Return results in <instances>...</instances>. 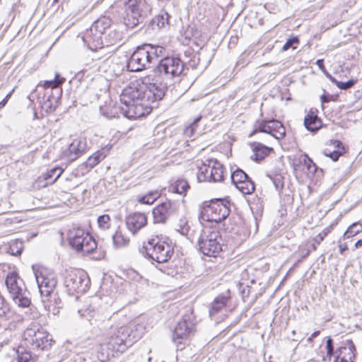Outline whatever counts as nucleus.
Masks as SVG:
<instances>
[{"label":"nucleus","instance_id":"nucleus-26","mask_svg":"<svg viewBox=\"0 0 362 362\" xmlns=\"http://www.w3.org/2000/svg\"><path fill=\"white\" fill-rule=\"evenodd\" d=\"M63 171L64 170L62 168L55 167L47 170V171L42 175V177L47 184L51 185L58 180Z\"/></svg>","mask_w":362,"mask_h":362},{"label":"nucleus","instance_id":"nucleus-8","mask_svg":"<svg viewBox=\"0 0 362 362\" xmlns=\"http://www.w3.org/2000/svg\"><path fill=\"white\" fill-rule=\"evenodd\" d=\"M69 242L73 248L83 255L92 253L97 248L94 238L81 228H74L69 231Z\"/></svg>","mask_w":362,"mask_h":362},{"label":"nucleus","instance_id":"nucleus-61","mask_svg":"<svg viewBox=\"0 0 362 362\" xmlns=\"http://www.w3.org/2000/svg\"><path fill=\"white\" fill-rule=\"evenodd\" d=\"M333 145L339 148L340 146H341V143L338 140H334L332 141Z\"/></svg>","mask_w":362,"mask_h":362},{"label":"nucleus","instance_id":"nucleus-59","mask_svg":"<svg viewBox=\"0 0 362 362\" xmlns=\"http://www.w3.org/2000/svg\"><path fill=\"white\" fill-rule=\"evenodd\" d=\"M76 175L71 173L66 178V180L72 181L73 180L76 179Z\"/></svg>","mask_w":362,"mask_h":362},{"label":"nucleus","instance_id":"nucleus-14","mask_svg":"<svg viewBox=\"0 0 362 362\" xmlns=\"http://www.w3.org/2000/svg\"><path fill=\"white\" fill-rule=\"evenodd\" d=\"M87 274L81 270H74L65 276L64 285L69 292L83 293L88 288Z\"/></svg>","mask_w":362,"mask_h":362},{"label":"nucleus","instance_id":"nucleus-51","mask_svg":"<svg viewBox=\"0 0 362 362\" xmlns=\"http://www.w3.org/2000/svg\"><path fill=\"white\" fill-rule=\"evenodd\" d=\"M14 91V88H13L11 90V91H10L6 95V97L0 102V109L4 107L6 104L7 103L8 100H9V98L11 97Z\"/></svg>","mask_w":362,"mask_h":362},{"label":"nucleus","instance_id":"nucleus-34","mask_svg":"<svg viewBox=\"0 0 362 362\" xmlns=\"http://www.w3.org/2000/svg\"><path fill=\"white\" fill-rule=\"evenodd\" d=\"M247 177L249 176L243 170L239 168L233 172L230 175L232 182L235 186H237L244 180H247Z\"/></svg>","mask_w":362,"mask_h":362},{"label":"nucleus","instance_id":"nucleus-62","mask_svg":"<svg viewBox=\"0 0 362 362\" xmlns=\"http://www.w3.org/2000/svg\"><path fill=\"white\" fill-rule=\"evenodd\" d=\"M362 245V240H358L356 243H355V247L356 248H358L359 247H361Z\"/></svg>","mask_w":362,"mask_h":362},{"label":"nucleus","instance_id":"nucleus-32","mask_svg":"<svg viewBox=\"0 0 362 362\" xmlns=\"http://www.w3.org/2000/svg\"><path fill=\"white\" fill-rule=\"evenodd\" d=\"M158 191L149 192L146 195L139 197L138 201L141 204H152L160 197Z\"/></svg>","mask_w":362,"mask_h":362},{"label":"nucleus","instance_id":"nucleus-3","mask_svg":"<svg viewBox=\"0 0 362 362\" xmlns=\"http://www.w3.org/2000/svg\"><path fill=\"white\" fill-rule=\"evenodd\" d=\"M112 20L107 16H101L95 21L90 28L82 37L85 45L91 50H95L103 46V36L110 28Z\"/></svg>","mask_w":362,"mask_h":362},{"label":"nucleus","instance_id":"nucleus-39","mask_svg":"<svg viewBox=\"0 0 362 362\" xmlns=\"http://www.w3.org/2000/svg\"><path fill=\"white\" fill-rule=\"evenodd\" d=\"M98 226L102 230H107L110 228V217L107 214H103L98 217Z\"/></svg>","mask_w":362,"mask_h":362},{"label":"nucleus","instance_id":"nucleus-2","mask_svg":"<svg viewBox=\"0 0 362 362\" xmlns=\"http://www.w3.org/2000/svg\"><path fill=\"white\" fill-rule=\"evenodd\" d=\"M5 283L10 298L16 305L21 308H28L30 305V293L16 272L8 273Z\"/></svg>","mask_w":362,"mask_h":362},{"label":"nucleus","instance_id":"nucleus-49","mask_svg":"<svg viewBox=\"0 0 362 362\" xmlns=\"http://www.w3.org/2000/svg\"><path fill=\"white\" fill-rule=\"evenodd\" d=\"M17 362H32L31 355L28 352L18 354Z\"/></svg>","mask_w":362,"mask_h":362},{"label":"nucleus","instance_id":"nucleus-37","mask_svg":"<svg viewBox=\"0 0 362 362\" xmlns=\"http://www.w3.org/2000/svg\"><path fill=\"white\" fill-rule=\"evenodd\" d=\"M176 230L182 235L187 236L189 232V226L185 218H181L176 226Z\"/></svg>","mask_w":362,"mask_h":362},{"label":"nucleus","instance_id":"nucleus-41","mask_svg":"<svg viewBox=\"0 0 362 362\" xmlns=\"http://www.w3.org/2000/svg\"><path fill=\"white\" fill-rule=\"evenodd\" d=\"M201 118L202 116L197 117L189 127H186L185 129V134L186 136L191 137L194 135L197 124L200 121Z\"/></svg>","mask_w":362,"mask_h":362},{"label":"nucleus","instance_id":"nucleus-12","mask_svg":"<svg viewBox=\"0 0 362 362\" xmlns=\"http://www.w3.org/2000/svg\"><path fill=\"white\" fill-rule=\"evenodd\" d=\"M151 62L149 51L144 44L137 47L132 53L128 61L127 68L129 71H141L148 68Z\"/></svg>","mask_w":362,"mask_h":362},{"label":"nucleus","instance_id":"nucleus-23","mask_svg":"<svg viewBox=\"0 0 362 362\" xmlns=\"http://www.w3.org/2000/svg\"><path fill=\"white\" fill-rule=\"evenodd\" d=\"M304 125L308 131L315 132L321 127L322 122L317 115L310 112L304 119Z\"/></svg>","mask_w":362,"mask_h":362},{"label":"nucleus","instance_id":"nucleus-54","mask_svg":"<svg viewBox=\"0 0 362 362\" xmlns=\"http://www.w3.org/2000/svg\"><path fill=\"white\" fill-rule=\"evenodd\" d=\"M327 78H328L333 83H334L335 85L337 84V80L333 77L327 70H325V73H323Z\"/></svg>","mask_w":362,"mask_h":362},{"label":"nucleus","instance_id":"nucleus-63","mask_svg":"<svg viewBox=\"0 0 362 362\" xmlns=\"http://www.w3.org/2000/svg\"><path fill=\"white\" fill-rule=\"evenodd\" d=\"M321 101L322 103H327L329 100L326 98L325 95H323L321 96Z\"/></svg>","mask_w":362,"mask_h":362},{"label":"nucleus","instance_id":"nucleus-9","mask_svg":"<svg viewBox=\"0 0 362 362\" xmlns=\"http://www.w3.org/2000/svg\"><path fill=\"white\" fill-rule=\"evenodd\" d=\"M228 203L221 199L211 201L204 206L201 211L200 218L203 221L220 223L226 219L229 214Z\"/></svg>","mask_w":362,"mask_h":362},{"label":"nucleus","instance_id":"nucleus-35","mask_svg":"<svg viewBox=\"0 0 362 362\" xmlns=\"http://www.w3.org/2000/svg\"><path fill=\"white\" fill-rule=\"evenodd\" d=\"M362 231V224L359 223H354L352 225H351L349 228L346 230V231L344 233V236L346 238H349L351 237H353L360 232Z\"/></svg>","mask_w":362,"mask_h":362},{"label":"nucleus","instance_id":"nucleus-43","mask_svg":"<svg viewBox=\"0 0 362 362\" xmlns=\"http://www.w3.org/2000/svg\"><path fill=\"white\" fill-rule=\"evenodd\" d=\"M9 313V305L6 302L4 298L0 296V317H6Z\"/></svg>","mask_w":362,"mask_h":362},{"label":"nucleus","instance_id":"nucleus-52","mask_svg":"<svg viewBox=\"0 0 362 362\" xmlns=\"http://www.w3.org/2000/svg\"><path fill=\"white\" fill-rule=\"evenodd\" d=\"M316 64L317 65L318 68L323 72L325 73V67L324 66V60L323 59H317L316 62Z\"/></svg>","mask_w":362,"mask_h":362},{"label":"nucleus","instance_id":"nucleus-18","mask_svg":"<svg viewBox=\"0 0 362 362\" xmlns=\"http://www.w3.org/2000/svg\"><path fill=\"white\" fill-rule=\"evenodd\" d=\"M126 226L132 235H136L147 225V216L144 213L134 212L125 218Z\"/></svg>","mask_w":362,"mask_h":362},{"label":"nucleus","instance_id":"nucleus-55","mask_svg":"<svg viewBox=\"0 0 362 362\" xmlns=\"http://www.w3.org/2000/svg\"><path fill=\"white\" fill-rule=\"evenodd\" d=\"M320 331H315L313 333H312L310 337L308 339V342H312L313 338L317 337L320 334Z\"/></svg>","mask_w":362,"mask_h":362},{"label":"nucleus","instance_id":"nucleus-47","mask_svg":"<svg viewBox=\"0 0 362 362\" xmlns=\"http://www.w3.org/2000/svg\"><path fill=\"white\" fill-rule=\"evenodd\" d=\"M271 179L272 180L273 185L277 191H281L284 188V181L282 176L276 175Z\"/></svg>","mask_w":362,"mask_h":362},{"label":"nucleus","instance_id":"nucleus-27","mask_svg":"<svg viewBox=\"0 0 362 362\" xmlns=\"http://www.w3.org/2000/svg\"><path fill=\"white\" fill-rule=\"evenodd\" d=\"M235 187L243 194H250L252 193L255 189L254 182L249 177H247V180H244Z\"/></svg>","mask_w":362,"mask_h":362},{"label":"nucleus","instance_id":"nucleus-19","mask_svg":"<svg viewBox=\"0 0 362 362\" xmlns=\"http://www.w3.org/2000/svg\"><path fill=\"white\" fill-rule=\"evenodd\" d=\"M41 298L45 309L49 313L55 315L61 308V299L55 291L50 292L49 294H41Z\"/></svg>","mask_w":362,"mask_h":362},{"label":"nucleus","instance_id":"nucleus-30","mask_svg":"<svg viewBox=\"0 0 362 362\" xmlns=\"http://www.w3.org/2000/svg\"><path fill=\"white\" fill-rule=\"evenodd\" d=\"M117 333L119 334L121 339H124V344L125 347L130 346L133 341L130 339L129 328L127 326L121 327L115 329Z\"/></svg>","mask_w":362,"mask_h":362},{"label":"nucleus","instance_id":"nucleus-57","mask_svg":"<svg viewBox=\"0 0 362 362\" xmlns=\"http://www.w3.org/2000/svg\"><path fill=\"white\" fill-rule=\"evenodd\" d=\"M330 232V229L329 228H326L324 229L319 235H322V238H325Z\"/></svg>","mask_w":362,"mask_h":362},{"label":"nucleus","instance_id":"nucleus-29","mask_svg":"<svg viewBox=\"0 0 362 362\" xmlns=\"http://www.w3.org/2000/svg\"><path fill=\"white\" fill-rule=\"evenodd\" d=\"M189 188L188 182L185 180H178L170 187V191L182 194Z\"/></svg>","mask_w":362,"mask_h":362},{"label":"nucleus","instance_id":"nucleus-6","mask_svg":"<svg viewBox=\"0 0 362 362\" xmlns=\"http://www.w3.org/2000/svg\"><path fill=\"white\" fill-rule=\"evenodd\" d=\"M221 240V237L217 230L205 227L197 240L199 250L204 255L216 257L222 250Z\"/></svg>","mask_w":362,"mask_h":362},{"label":"nucleus","instance_id":"nucleus-22","mask_svg":"<svg viewBox=\"0 0 362 362\" xmlns=\"http://www.w3.org/2000/svg\"><path fill=\"white\" fill-rule=\"evenodd\" d=\"M250 148L252 152V154L250 156V158L256 162H259L264 160L274 151L273 148L267 146L259 142L251 143Z\"/></svg>","mask_w":362,"mask_h":362},{"label":"nucleus","instance_id":"nucleus-24","mask_svg":"<svg viewBox=\"0 0 362 362\" xmlns=\"http://www.w3.org/2000/svg\"><path fill=\"white\" fill-rule=\"evenodd\" d=\"M230 297L220 295L217 296L211 303V306L209 310L211 317L216 315L224 308L229 300Z\"/></svg>","mask_w":362,"mask_h":362},{"label":"nucleus","instance_id":"nucleus-50","mask_svg":"<svg viewBox=\"0 0 362 362\" xmlns=\"http://www.w3.org/2000/svg\"><path fill=\"white\" fill-rule=\"evenodd\" d=\"M298 42V38L297 37H291L288 39L282 47L283 50H287L290 47H293V44Z\"/></svg>","mask_w":362,"mask_h":362},{"label":"nucleus","instance_id":"nucleus-11","mask_svg":"<svg viewBox=\"0 0 362 362\" xmlns=\"http://www.w3.org/2000/svg\"><path fill=\"white\" fill-rule=\"evenodd\" d=\"M40 294H49L57 284L56 274L45 267H32Z\"/></svg>","mask_w":362,"mask_h":362},{"label":"nucleus","instance_id":"nucleus-33","mask_svg":"<svg viewBox=\"0 0 362 362\" xmlns=\"http://www.w3.org/2000/svg\"><path fill=\"white\" fill-rule=\"evenodd\" d=\"M105 156L101 152H96L93 153L92 156H89L87 159L85 165L87 168H93L96 165H98L103 158Z\"/></svg>","mask_w":362,"mask_h":362},{"label":"nucleus","instance_id":"nucleus-7","mask_svg":"<svg viewBox=\"0 0 362 362\" xmlns=\"http://www.w3.org/2000/svg\"><path fill=\"white\" fill-rule=\"evenodd\" d=\"M144 249L148 258L158 263L168 262L173 254V247L158 238L148 240L144 243Z\"/></svg>","mask_w":362,"mask_h":362},{"label":"nucleus","instance_id":"nucleus-5","mask_svg":"<svg viewBox=\"0 0 362 362\" xmlns=\"http://www.w3.org/2000/svg\"><path fill=\"white\" fill-rule=\"evenodd\" d=\"M23 338L26 341V345L33 349L42 351L49 349L54 342L52 336L36 324H31L25 329Z\"/></svg>","mask_w":362,"mask_h":362},{"label":"nucleus","instance_id":"nucleus-25","mask_svg":"<svg viewBox=\"0 0 362 362\" xmlns=\"http://www.w3.org/2000/svg\"><path fill=\"white\" fill-rule=\"evenodd\" d=\"M107 343L110 348L118 351H123L126 349L124 339H120L115 330L110 335Z\"/></svg>","mask_w":362,"mask_h":362},{"label":"nucleus","instance_id":"nucleus-17","mask_svg":"<svg viewBox=\"0 0 362 362\" xmlns=\"http://www.w3.org/2000/svg\"><path fill=\"white\" fill-rule=\"evenodd\" d=\"M194 324L188 322L185 316L182 321L179 322L174 329L173 340L175 344H182L184 341L187 340L191 334L194 331Z\"/></svg>","mask_w":362,"mask_h":362},{"label":"nucleus","instance_id":"nucleus-42","mask_svg":"<svg viewBox=\"0 0 362 362\" xmlns=\"http://www.w3.org/2000/svg\"><path fill=\"white\" fill-rule=\"evenodd\" d=\"M323 153L325 156L329 157L332 160L337 161L339 156H341L343 151H340L339 149L331 151L328 148H325Z\"/></svg>","mask_w":362,"mask_h":362},{"label":"nucleus","instance_id":"nucleus-46","mask_svg":"<svg viewBox=\"0 0 362 362\" xmlns=\"http://www.w3.org/2000/svg\"><path fill=\"white\" fill-rule=\"evenodd\" d=\"M355 83H356L355 80L350 79V80L347 81L346 82H341V81H337L336 86L341 90H347V89L351 88Z\"/></svg>","mask_w":362,"mask_h":362},{"label":"nucleus","instance_id":"nucleus-20","mask_svg":"<svg viewBox=\"0 0 362 362\" xmlns=\"http://www.w3.org/2000/svg\"><path fill=\"white\" fill-rule=\"evenodd\" d=\"M356 348L351 341H346L344 346L337 350L334 362H354Z\"/></svg>","mask_w":362,"mask_h":362},{"label":"nucleus","instance_id":"nucleus-44","mask_svg":"<svg viewBox=\"0 0 362 362\" xmlns=\"http://www.w3.org/2000/svg\"><path fill=\"white\" fill-rule=\"evenodd\" d=\"M106 39V42L107 44H115L117 41L120 40V34L116 30L111 31L110 33L105 37Z\"/></svg>","mask_w":362,"mask_h":362},{"label":"nucleus","instance_id":"nucleus-15","mask_svg":"<svg viewBox=\"0 0 362 362\" xmlns=\"http://www.w3.org/2000/svg\"><path fill=\"white\" fill-rule=\"evenodd\" d=\"M180 205L179 203L170 200L158 204L152 211L154 223H165L168 218L178 211Z\"/></svg>","mask_w":362,"mask_h":362},{"label":"nucleus","instance_id":"nucleus-13","mask_svg":"<svg viewBox=\"0 0 362 362\" xmlns=\"http://www.w3.org/2000/svg\"><path fill=\"white\" fill-rule=\"evenodd\" d=\"M184 71V63L177 57H165L157 66V71L168 79L179 76Z\"/></svg>","mask_w":362,"mask_h":362},{"label":"nucleus","instance_id":"nucleus-40","mask_svg":"<svg viewBox=\"0 0 362 362\" xmlns=\"http://www.w3.org/2000/svg\"><path fill=\"white\" fill-rule=\"evenodd\" d=\"M23 247V243L16 241L10 246L8 252L12 255L18 256L21 254Z\"/></svg>","mask_w":362,"mask_h":362},{"label":"nucleus","instance_id":"nucleus-10","mask_svg":"<svg viewBox=\"0 0 362 362\" xmlns=\"http://www.w3.org/2000/svg\"><path fill=\"white\" fill-rule=\"evenodd\" d=\"M203 163L197 173L199 182H218L224 179V168L223 165L216 159H211Z\"/></svg>","mask_w":362,"mask_h":362},{"label":"nucleus","instance_id":"nucleus-60","mask_svg":"<svg viewBox=\"0 0 362 362\" xmlns=\"http://www.w3.org/2000/svg\"><path fill=\"white\" fill-rule=\"evenodd\" d=\"M339 248L340 253L342 254L344 250H347V246H346V245L341 244V245H339Z\"/></svg>","mask_w":362,"mask_h":362},{"label":"nucleus","instance_id":"nucleus-1","mask_svg":"<svg viewBox=\"0 0 362 362\" xmlns=\"http://www.w3.org/2000/svg\"><path fill=\"white\" fill-rule=\"evenodd\" d=\"M164 89V86L154 83H131L120 95L121 103L127 107L125 116L136 119L148 114L153 108L151 104L160 100L165 95Z\"/></svg>","mask_w":362,"mask_h":362},{"label":"nucleus","instance_id":"nucleus-21","mask_svg":"<svg viewBox=\"0 0 362 362\" xmlns=\"http://www.w3.org/2000/svg\"><path fill=\"white\" fill-rule=\"evenodd\" d=\"M86 141L84 139H74L65 151V156L69 160H76L86 148Z\"/></svg>","mask_w":362,"mask_h":362},{"label":"nucleus","instance_id":"nucleus-56","mask_svg":"<svg viewBox=\"0 0 362 362\" xmlns=\"http://www.w3.org/2000/svg\"><path fill=\"white\" fill-rule=\"evenodd\" d=\"M330 232V229L329 228H326L324 229L319 235H322V238H325Z\"/></svg>","mask_w":362,"mask_h":362},{"label":"nucleus","instance_id":"nucleus-58","mask_svg":"<svg viewBox=\"0 0 362 362\" xmlns=\"http://www.w3.org/2000/svg\"><path fill=\"white\" fill-rule=\"evenodd\" d=\"M330 232V229L329 228H326L324 229L319 235H322V238H325Z\"/></svg>","mask_w":362,"mask_h":362},{"label":"nucleus","instance_id":"nucleus-64","mask_svg":"<svg viewBox=\"0 0 362 362\" xmlns=\"http://www.w3.org/2000/svg\"><path fill=\"white\" fill-rule=\"evenodd\" d=\"M93 310H90L89 308L86 309L84 312L85 313H88V314L90 313V312H92Z\"/></svg>","mask_w":362,"mask_h":362},{"label":"nucleus","instance_id":"nucleus-36","mask_svg":"<svg viewBox=\"0 0 362 362\" xmlns=\"http://www.w3.org/2000/svg\"><path fill=\"white\" fill-rule=\"evenodd\" d=\"M64 78H61L58 73L55 74V78L54 80L45 81L43 83L45 88H54L60 86L64 82Z\"/></svg>","mask_w":362,"mask_h":362},{"label":"nucleus","instance_id":"nucleus-45","mask_svg":"<svg viewBox=\"0 0 362 362\" xmlns=\"http://www.w3.org/2000/svg\"><path fill=\"white\" fill-rule=\"evenodd\" d=\"M304 163L307 166V169L310 173H315L317 170L316 165L313 163V161L308 156H305L304 158Z\"/></svg>","mask_w":362,"mask_h":362},{"label":"nucleus","instance_id":"nucleus-53","mask_svg":"<svg viewBox=\"0 0 362 362\" xmlns=\"http://www.w3.org/2000/svg\"><path fill=\"white\" fill-rule=\"evenodd\" d=\"M324 240V238L322 237V235H317L315 238L313 239V241H314V244H313V247L314 248H315V244H317V245H320L322 241H323Z\"/></svg>","mask_w":362,"mask_h":362},{"label":"nucleus","instance_id":"nucleus-4","mask_svg":"<svg viewBox=\"0 0 362 362\" xmlns=\"http://www.w3.org/2000/svg\"><path fill=\"white\" fill-rule=\"evenodd\" d=\"M124 5V23L128 28H134L142 23L150 13L151 8L145 0H122Z\"/></svg>","mask_w":362,"mask_h":362},{"label":"nucleus","instance_id":"nucleus-16","mask_svg":"<svg viewBox=\"0 0 362 362\" xmlns=\"http://www.w3.org/2000/svg\"><path fill=\"white\" fill-rule=\"evenodd\" d=\"M255 132L269 134L278 140L283 139L286 133L283 124L276 119L267 120L260 123Z\"/></svg>","mask_w":362,"mask_h":362},{"label":"nucleus","instance_id":"nucleus-48","mask_svg":"<svg viewBox=\"0 0 362 362\" xmlns=\"http://www.w3.org/2000/svg\"><path fill=\"white\" fill-rule=\"evenodd\" d=\"M326 349H327V356L329 357V359L330 360L331 357L334 354L333 341L330 337H329L327 339Z\"/></svg>","mask_w":362,"mask_h":362},{"label":"nucleus","instance_id":"nucleus-31","mask_svg":"<svg viewBox=\"0 0 362 362\" xmlns=\"http://www.w3.org/2000/svg\"><path fill=\"white\" fill-rule=\"evenodd\" d=\"M145 45L149 51V55L152 61L158 57L163 56L165 51V49L161 46L153 45L151 44H145Z\"/></svg>","mask_w":362,"mask_h":362},{"label":"nucleus","instance_id":"nucleus-28","mask_svg":"<svg viewBox=\"0 0 362 362\" xmlns=\"http://www.w3.org/2000/svg\"><path fill=\"white\" fill-rule=\"evenodd\" d=\"M112 242L116 248H119L128 245L129 239L122 231L118 230L112 235Z\"/></svg>","mask_w":362,"mask_h":362},{"label":"nucleus","instance_id":"nucleus-38","mask_svg":"<svg viewBox=\"0 0 362 362\" xmlns=\"http://www.w3.org/2000/svg\"><path fill=\"white\" fill-rule=\"evenodd\" d=\"M169 18L170 16L167 12H163L154 18L153 23H156L159 28H163L168 23Z\"/></svg>","mask_w":362,"mask_h":362}]
</instances>
